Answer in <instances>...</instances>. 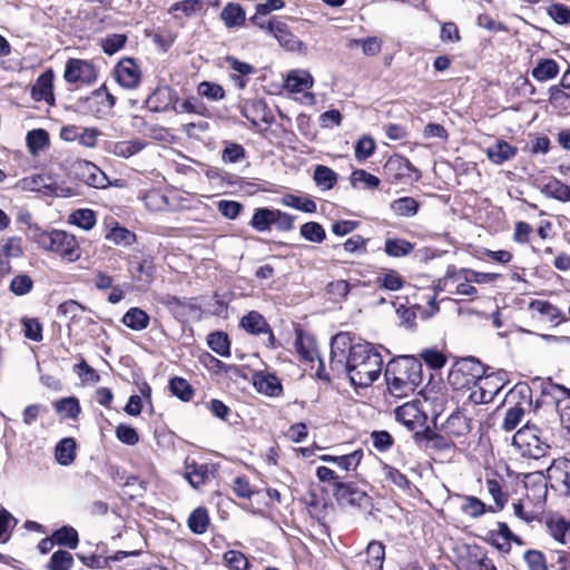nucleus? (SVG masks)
<instances>
[{"label": "nucleus", "mask_w": 570, "mask_h": 570, "mask_svg": "<svg viewBox=\"0 0 570 570\" xmlns=\"http://www.w3.org/2000/svg\"><path fill=\"white\" fill-rule=\"evenodd\" d=\"M540 433L535 425L525 424L513 435L512 445L524 458L542 459L549 453L550 445L541 439Z\"/></svg>", "instance_id": "obj_5"}, {"label": "nucleus", "mask_w": 570, "mask_h": 570, "mask_svg": "<svg viewBox=\"0 0 570 570\" xmlns=\"http://www.w3.org/2000/svg\"><path fill=\"white\" fill-rule=\"evenodd\" d=\"M384 170L395 180L410 176L411 173L417 171L416 168L402 156L390 157L384 165Z\"/></svg>", "instance_id": "obj_24"}, {"label": "nucleus", "mask_w": 570, "mask_h": 570, "mask_svg": "<svg viewBox=\"0 0 570 570\" xmlns=\"http://www.w3.org/2000/svg\"><path fill=\"white\" fill-rule=\"evenodd\" d=\"M274 219V209L257 208L250 220V226L257 232H266L271 229Z\"/></svg>", "instance_id": "obj_42"}, {"label": "nucleus", "mask_w": 570, "mask_h": 570, "mask_svg": "<svg viewBox=\"0 0 570 570\" xmlns=\"http://www.w3.org/2000/svg\"><path fill=\"white\" fill-rule=\"evenodd\" d=\"M254 384L259 393L267 396H278L283 392L279 380L273 374L256 375Z\"/></svg>", "instance_id": "obj_28"}, {"label": "nucleus", "mask_w": 570, "mask_h": 570, "mask_svg": "<svg viewBox=\"0 0 570 570\" xmlns=\"http://www.w3.org/2000/svg\"><path fill=\"white\" fill-rule=\"evenodd\" d=\"M510 403L514 402V405L509 407L505 412L502 430L509 432L514 430L525 413V406H530L532 403V390L527 383H518L507 395Z\"/></svg>", "instance_id": "obj_6"}, {"label": "nucleus", "mask_w": 570, "mask_h": 570, "mask_svg": "<svg viewBox=\"0 0 570 570\" xmlns=\"http://www.w3.org/2000/svg\"><path fill=\"white\" fill-rule=\"evenodd\" d=\"M376 284L381 288L395 292L404 286V279L396 271L390 269L376 277Z\"/></svg>", "instance_id": "obj_49"}, {"label": "nucleus", "mask_w": 570, "mask_h": 570, "mask_svg": "<svg viewBox=\"0 0 570 570\" xmlns=\"http://www.w3.org/2000/svg\"><path fill=\"white\" fill-rule=\"evenodd\" d=\"M127 41L126 35L112 33L101 39V48L105 53L111 56L124 48Z\"/></svg>", "instance_id": "obj_61"}, {"label": "nucleus", "mask_w": 570, "mask_h": 570, "mask_svg": "<svg viewBox=\"0 0 570 570\" xmlns=\"http://www.w3.org/2000/svg\"><path fill=\"white\" fill-rule=\"evenodd\" d=\"M49 145V135L45 129H33L27 134V146L32 155Z\"/></svg>", "instance_id": "obj_45"}, {"label": "nucleus", "mask_w": 570, "mask_h": 570, "mask_svg": "<svg viewBox=\"0 0 570 570\" xmlns=\"http://www.w3.org/2000/svg\"><path fill=\"white\" fill-rule=\"evenodd\" d=\"M281 203L284 206L292 207L304 213L311 214L316 212V203L313 199L298 197L293 194H286L281 199Z\"/></svg>", "instance_id": "obj_47"}, {"label": "nucleus", "mask_w": 570, "mask_h": 570, "mask_svg": "<svg viewBox=\"0 0 570 570\" xmlns=\"http://www.w3.org/2000/svg\"><path fill=\"white\" fill-rule=\"evenodd\" d=\"M266 31L273 35L282 46L289 50L295 49L299 42L297 38L289 31L287 24L282 21H267Z\"/></svg>", "instance_id": "obj_21"}, {"label": "nucleus", "mask_w": 570, "mask_h": 570, "mask_svg": "<svg viewBox=\"0 0 570 570\" xmlns=\"http://www.w3.org/2000/svg\"><path fill=\"white\" fill-rule=\"evenodd\" d=\"M331 367L346 372L352 385L366 387L380 376L383 358L370 343L353 344L348 333H338L331 342Z\"/></svg>", "instance_id": "obj_1"}, {"label": "nucleus", "mask_w": 570, "mask_h": 570, "mask_svg": "<svg viewBox=\"0 0 570 570\" xmlns=\"http://www.w3.org/2000/svg\"><path fill=\"white\" fill-rule=\"evenodd\" d=\"M313 86L312 76L305 70L291 71L285 80V87L292 92H302Z\"/></svg>", "instance_id": "obj_29"}, {"label": "nucleus", "mask_w": 570, "mask_h": 570, "mask_svg": "<svg viewBox=\"0 0 570 570\" xmlns=\"http://www.w3.org/2000/svg\"><path fill=\"white\" fill-rule=\"evenodd\" d=\"M240 326L249 334L258 335L266 333L268 334L269 344L274 342L273 332L262 314L256 311L247 313L240 320Z\"/></svg>", "instance_id": "obj_16"}, {"label": "nucleus", "mask_w": 570, "mask_h": 570, "mask_svg": "<svg viewBox=\"0 0 570 570\" xmlns=\"http://www.w3.org/2000/svg\"><path fill=\"white\" fill-rule=\"evenodd\" d=\"M198 94L209 100L217 101L225 97V90L220 85L203 81L198 85Z\"/></svg>", "instance_id": "obj_64"}, {"label": "nucleus", "mask_w": 570, "mask_h": 570, "mask_svg": "<svg viewBox=\"0 0 570 570\" xmlns=\"http://www.w3.org/2000/svg\"><path fill=\"white\" fill-rule=\"evenodd\" d=\"M52 81V71H47L40 75L31 88V96L33 100L46 101L49 104L53 102Z\"/></svg>", "instance_id": "obj_19"}, {"label": "nucleus", "mask_w": 570, "mask_h": 570, "mask_svg": "<svg viewBox=\"0 0 570 570\" xmlns=\"http://www.w3.org/2000/svg\"><path fill=\"white\" fill-rule=\"evenodd\" d=\"M36 242L43 250L52 252L69 263L78 261L81 256L76 237L66 230L41 232L37 235Z\"/></svg>", "instance_id": "obj_4"}, {"label": "nucleus", "mask_w": 570, "mask_h": 570, "mask_svg": "<svg viewBox=\"0 0 570 570\" xmlns=\"http://www.w3.org/2000/svg\"><path fill=\"white\" fill-rule=\"evenodd\" d=\"M55 409L65 419H77L81 411L79 401L76 397L61 399L55 403Z\"/></svg>", "instance_id": "obj_48"}, {"label": "nucleus", "mask_w": 570, "mask_h": 570, "mask_svg": "<svg viewBox=\"0 0 570 570\" xmlns=\"http://www.w3.org/2000/svg\"><path fill=\"white\" fill-rule=\"evenodd\" d=\"M333 494L341 505L366 508L370 505V497L351 482H335Z\"/></svg>", "instance_id": "obj_10"}, {"label": "nucleus", "mask_w": 570, "mask_h": 570, "mask_svg": "<svg viewBox=\"0 0 570 570\" xmlns=\"http://www.w3.org/2000/svg\"><path fill=\"white\" fill-rule=\"evenodd\" d=\"M115 76L117 82L126 89L137 88L141 79L140 69L132 58L120 60L115 67Z\"/></svg>", "instance_id": "obj_13"}, {"label": "nucleus", "mask_w": 570, "mask_h": 570, "mask_svg": "<svg viewBox=\"0 0 570 570\" xmlns=\"http://www.w3.org/2000/svg\"><path fill=\"white\" fill-rule=\"evenodd\" d=\"M385 559V548L379 541H371L366 548V562L372 570H381Z\"/></svg>", "instance_id": "obj_37"}, {"label": "nucleus", "mask_w": 570, "mask_h": 570, "mask_svg": "<svg viewBox=\"0 0 570 570\" xmlns=\"http://www.w3.org/2000/svg\"><path fill=\"white\" fill-rule=\"evenodd\" d=\"M175 102H178V96L169 86L157 87L146 99V105L153 112L174 110Z\"/></svg>", "instance_id": "obj_12"}, {"label": "nucleus", "mask_w": 570, "mask_h": 570, "mask_svg": "<svg viewBox=\"0 0 570 570\" xmlns=\"http://www.w3.org/2000/svg\"><path fill=\"white\" fill-rule=\"evenodd\" d=\"M21 324L23 326L24 337L33 342L42 341V325L38 318L23 317Z\"/></svg>", "instance_id": "obj_60"}, {"label": "nucleus", "mask_w": 570, "mask_h": 570, "mask_svg": "<svg viewBox=\"0 0 570 570\" xmlns=\"http://www.w3.org/2000/svg\"><path fill=\"white\" fill-rule=\"evenodd\" d=\"M170 392L181 401H190L194 395L191 385L183 377H173L169 381Z\"/></svg>", "instance_id": "obj_51"}, {"label": "nucleus", "mask_w": 570, "mask_h": 570, "mask_svg": "<svg viewBox=\"0 0 570 570\" xmlns=\"http://www.w3.org/2000/svg\"><path fill=\"white\" fill-rule=\"evenodd\" d=\"M541 191L550 198L561 202H570V186L562 184L558 179H549L541 187Z\"/></svg>", "instance_id": "obj_36"}, {"label": "nucleus", "mask_w": 570, "mask_h": 570, "mask_svg": "<svg viewBox=\"0 0 570 570\" xmlns=\"http://www.w3.org/2000/svg\"><path fill=\"white\" fill-rule=\"evenodd\" d=\"M541 394L543 397H550L560 413L562 422L570 423V389L556 384L551 379L542 382Z\"/></svg>", "instance_id": "obj_8"}, {"label": "nucleus", "mask_w": 570, "mask_h": 570, "mask_svg": "<svg viewBox=\"0 0 570 570\" xmlns=\"http://www.w3.org/2000/svg\"><path fill=\"white\" fill-rule=\"evenodd\" d=\"M548 16L558 24H570V8L562 3H552L547 8Z\"/></svg>", "instance_id": "obj_63"}, {"label": "nucleus", "mask_w": 570, "mask_h": 570, "mask_svg": "<svg viewBox=\"0 0 570 570\" xmlns=\"http://www.w3.org/2000/svg\"><path fill=\"white\" fill-rule=\"evenodd\" d=\"M106 239L110 240L115 245L127 247L136 242V235L131 230L116 225L106 235Z\"/></svg>", "instance_id": "obj_44"}, {"label": "nucleus", "mask_w": 570, "mask_h": 570, "mask_svg": "<svg viewBox=\"0 0 570 570\" xmlns=\"http://www.w3.org/2000/svg\"><path fill=\"white\" fill-rule=\"evenodd\" d=\"M149 315L138 307L129 308L122 316V323L132 331H142L149 325Z\"/></svg>", "instance_id": "obj_31"}, {"label": "nucleus", "mask_w": 570, "mask_h": 570, "mask_svg": "<svg viewBox=\"0 0 570 570\" xmlns=\"http://www.w3.org/2000/svg\"><path fill=\"white\" fill-rule=\"evenodd\" d=\"M76 442L72 438L62 439L56 446V459L61 465H69L75 460Z\"/></svg>", "instance_id": "obj_40"}, {"label": "nucleus", "mask_w": 570, "mask_h": 570, "mask_svg": "<svg viewBox=\"0 0 570 570\" xmlns=\"http://www.w3.org/2000/svg\"><path fill=\"white\" fill-rule=\"evenodd\" d=\"M314 180L318 187L328 190L336 184L337 174L326 166L317 165L314 170Z\"/></svg>", "instance_id": "obj_43"}, {"label": "nucleus", "mask_w": 570, "mask_h": 570, "mask_svg": "<svg viewBox=\"0 0 570 570\" xmlns=\"http://www.w3.org/2000/svg\"><path fill=\"white\" fill-rule=\"evenodd\" d=\"M463 503L461 510L464 514L471 518H480L487 511L495 512L493 507H487L479 498L473 495H462Z\"/></svg>", "instance_id": "obj_32"}, {"label": "nucleus", "mask_w": 570, "mask_h": 570, "mask_svg": "<svg viewBox=\"0 0 570 570\" xmlns=\"http://www.w3.org/2000/svg\"><path fill=\"white\" fill-rule=\"evenodd\" d=\"M350 183L353 188H358L362 185L364 189L373 190L379 187L380 178L364 169H355L351 174Z\"/></svg>", "instance_id": "obj_38"}, {"label": "nucleus", "mask_w": 570, "mask_h": 570, "mask_svg": "<svg viewBox=\"0 0 570 570\" xmlns=\"http://www.w3.org/2000/svg\"><path fill=\"white\" fill-rule=\"evenodd\" d=\"M525 500L541 509L548 494V479L542 471L528 473L524 476Z\"/></svg>", "instance_id": "obj_9"}, {"label": "nucleus", "mask_w": 570, "mask_h": 570, "mask_svg": "<svg viewBox=\"0 0 570 570\" xmlns=\"http://www.w3.org/2000/svg\"><path fill=\"white\" fill-rule=\"evenodd\" d=\"M382 471L385 480L392 482L399 489L407 490L410 488V480L406 478L405 474L401 473L397 469L389 464H383Z\"/></svg>", "instance_id": "obj_59"}, {"label": "nucleus", "mask_w": 570, "mask_h": 570, "mask_svg": "<svg viewBox=\"0 0 570 570\" xmlns=\"http://www.w3.org/2000/svg\"><path fill=\"white\" fill-rule=\"evenodd\" d=\"M73 564V558L66 550H58L52 553L48 564L49 570H70Z\"/></svg>", "instance_id": "obj_58"}, {"label": "nucleus", "mask_w": 570, "mask_h": 570, "mask_svg": "<svg viewBox=\"0 0 570 570\" xmlns=\"http://www.w3.org/2000/svg\"><path fill=\"white\" fill-rule=\"evenodd\" d=\"M546 476L552 490L561 495L570 494V460L554 459L547 469Z\"/></svg>", "instance_id": "obj_7"}, {"label": "nucleus", "mask_w": 570, "mask_h": 570, "mask_svg": "<svg viewBox=\"0 0 570 570\" xmlns=\"http://www.w3.org/2000/svg\"><path fill=\"white\" fill-rule=\"evenodd\" d=\"M85 311L86 308L73 299L66 301L58 306V314L67 317L69 325L77 323Z\"/></svg>", "instance_id": "obj_53"}, {"label": "nucleus", "mask_w": 570, "mask_h": 570, "mask_svg": "<svg viewBox=\"0 0 570 570\" xmlns=\"http://www.w3.org/2000/svg\"><path fill=\"white\" fill-rule=\"evenodd\" d=\"M559 73V66L553 59H540L532 69L531 76L538 81H547Z\"/></svg>", "instance_id": "obj_34"}, {"label": "nucleus", "mask_w": 570, "mask_h": 570, "mask_svg": "<svg viewBox=\"0 0 570 570\" xmlns=\"http://www.w3.org/2000/svg\"><path fill=\"white\" fill-rule=\"evenodd\" d=\"M523 559L529 570H549L548 559L539 550L525 551Z\"/></svg>", "instance_id": "obj_62"}, {"label": "nucleus", "mask_w": 570, "mask_h": 570, "mask_svg": "<svg viewBox=\"0 0 570 570\" xmlns=\"http://www.w3.org/2000/svg\"><path fill=\"white\" fill-rule=\"evenodd\" d=\"M485 485L489 494L495 502L494 510H502L508 501V494L503 492L501 482L498 479H487Z\"/></svg>", "instance_id": "obj_54"}, {"label": "nucleus", "mask_w": 570, "mask_h": 570, "mask_svg": "<svg viewBox=\"0 0 570 570\" xmlns=\"http://www.w3.org/2000/svg\"><path fill=\"white\" fill-rule=\"evenodd\" d=\"M420 204L409 196L400 197L390 204L391 210L400 217H413L419 210Z\"/></svg>", "instance_id": "obj_33"}, {"label": "nucleus", "mask_w": 570, "mask_h": 570, "mask_svg": "<svg viewBox=\"0 0 570 570\" xmlns=\"http://www.w3.org/2000/svg\"><path fill=\"white\" fill-rule=\"evenodd\" d=\"M33 288V281L32 278L27 274H19L14 276L9 285V289L16 295V296H23L28 293H30Z\"/></svg>", "instance_id": "obj_56"}, {"label": "nucleus", "mask_w": 570, "mask_h": 570, "mask_svg": "<svg viewBox=\"0 0 570 570\" xmlns=\"http://www.w3.org/2000/svg\"><path fill=\"white\" fill-rule=\"evenodd\" d=\"M546 525L549 533L553 539L562 544L567 543V534L570 530V522H568L560 514H552L546 519Z\"/></svg>", "instance_id": "obj_27"}, {"label": "nucleus", "mask_w": 570, "mask_h": 570, "mask_svg": "<svg viewBox=\"0 0 570 570\" xmlns=\"http://www.w3.org/2000/svg\"><path fill=\"white\" fill-rule=\"evenodd\" d=\"M295 346L298 354L306 361L313 362L317 356V350L311 337L297 335Z\"/></svg>", "instance_id": "obj_57"}, {"label": "nucleus", "mask_w": 570, "mask_h": 570, "mask_svg": "<svg viewBox=\"0 0 570 570\" xmlns=\"http://www.w3.org/2000/svg\"><path fill=\"white\" fill-rule=\"evenodd\" d=\"M384 376L392 395L407 396L422 383V363L414 356H400L387 363Z\"/></svg>", "instance_id": "obj_2"}, {"label": "nucleus", "mask_w": 570, "mask_h": 570, "mask_svg": "<svg viewBox=\"0 0 570 570\" xmlns=\"http://www.w3.org/2000/svg\"><path fill=\"white\" fill-rule=\"evenodd\" d=\"M517 147L505 140H498L487 148V156L495 165H501L517 155Z\"/></svg>", "instance_id": "obj_23"}, {"label": "nucleus", "mask_w": 570, "mask_h": 570, "mask_svg": "<svg viewBox=\"0 0 570 570\" xmlns=\"http://www.w3.org/2000/svg\"><path fill=\"white\" fill-rule=\"evenodd\" d=\"M323 462L333 463L342 470L354 471L360 465L363 459V451L356 450L345 455H322L320 458Z\"/></svg>", "instance_id": "obj_25"}, {"label": "nucleus", "mask_w": 570, "mask_h": 570, "mask_svg": "<svg viewBox=\"0 0 570 570\" xmlns=\"http://www.w3.org/2000/svg\"><path fill=\"white\" fill-rule=\"evenodd\" d=\"M20 185L23 190L40 191L45 195H60L57 185L46 175L26 177L20 181Z\"/></svg>", "instance_id": "obj_18"}, {"label": "nucleus", "mask_w": 570, "mask_h": 570, "mask_svg": "<svg viewBox=\"0 0 570 570\" xmlns=\"http://www.w3.org/2000/svg\"><path fill=\"white\" fill-rule=\"evenodd\" d=\"M209 524L207 510L204 508L195 509L188 518V527L191 532L203 534Z\"/></svg>", "instance_id": "obj_46"}, {"label": "nucleus", "mask_w": 570, "mask_h": 570, "mask_svg": "<svg viewBox=\"0 0 570 570\" xmlns=\"http://www.w3.org/2000/svg\"><path fill=\"white\" fill-rule=\"evenodd\" d=\"M52 538L56 543L69 549H76L79 542L78 532L72 527L60 528L53 533Z\"/></svg>", "instance_id": "obj_52"}, {"label": "nucleus", "mask_w": 570, "mask_h": 570, "mask_svg": "<svg viewBox=\"0 0 570 570\" xmlns=\"http://www.w3.org/2000/svg\"><path fill=\"white\" fill-rule=\"evenodd\" d=\"M63 78L69 83H91L97 79L95 66L81 59H69L66 65Z\"/></svg>", "instance_id": "obj_11"}, {"label": "nucleus", "mask_w": 570, "mask_h": 570, "mask_svg": "<svg viewBox=\"0 0 570 570\" xmlns=\"http://www.w3.org/2000/svg\"><path fill=\"white\" fill-rule=\"evenodd\" d=\"M529 308L540 315V320L550 322L554 326L567 321L566 315L554 305L547 301L534 299L530 303Z\"/></svg>", "instance_id": "obj_17"}, {"label": "nucleus", "mask_w": 570, "mask_h": 570, "mask_svg": "<svg viewBox=\"0 0 570 570\" xmlns=\"http://www.w3.org/2000/svg\"><path fill=\"white\" fill-rule=\"evenodd\" d=\"M242 115L254 126H258L261 122L271 124L273 119L267 105L262 99L246 102L242 108Z\"/></svg>", "instance_id": "obj_15"}, {"label": "nucleus", "mask_w": 570, "mask_h": 570, "mask_svg": "<svg viewBox=\"0 0 570 570\" xmlns=\"http://www.w3.org/2000/svg\"><path fill=\"white\" fill-rule=\"evenodd\" d=\"M69 224L76 225L85 230H90L96 225V214L88 208L77 209L69 215Z\"/></svg>", "instance_id": "obj_39"}, {"label": "nucleus", "mask_w": 570, "mask_h": 570, "mask_svg": "<svg viewBox=\"0 0 570 570\" xmlns=\"http://www.w3.org/2000/svg\"><path fill=\"white\" fill-rule=\"evenodd\" d=\"M414 248V245L409 240L401 238H387L384 244L386 255L391 257H404L409 255Z\"/></svg>", "instance_id": "obj_41"}, {"label": "nucleus", "mask_w": 570, "mask_h": 570, "mask_svg": "<svg viewBox=\"0 0 570 570\" xmlns=\"http://www.w3.org/2000/svg\"><path fill=\"white\" fill-rule=\"evenodd\" d=\"M129 272L136 282L149 285L154 278L155 265L150 259H129Z\"/></svg>", "instance_id": "obj_22"}, {"label": "nucleus", "mask_w": 570, "mask_h": 570, "mask_svg": "<svg viewBox=\"0 0 570 570\" xmlns=\"http://www.w3.org/2000/svg\"><path fill=\"white\" fill-rule=\"evenodd\" d=\"M208 346L220 356H229V340L226 333L224 332H214L208 335L207 338Z\"/></svg>", "instance_id": "obj_50"}, {"label": "nucleus", "mask_w": 570, "mask_h": 570, "mask_svg": "<svg viewBox=\"0 0 570 570\" xmlns=\"http://www.w3.org/2000/svg\"><path fill=\"white\" fill-rule=\"evenodd\" d=\"M395 419L410 431H415L419 426L424 424L426 416L416 403L407 402L395 409Z\"/></svg>", "instance_id": "obj_14"}, {"label": "nucleus", "mask_w": 570, "mask_h": 570, "mask_svg": "<svg viewBox=\"0 0 570 570\" xmlns=\"http://www.w3.org/2000/svg\"><path fill=\"white\" fill-rule=\"evenodd\" d=\"M82 175L85 176V181L89 186L95 188H104L108 184V178L104 171H101L96 165L90 161H85L82 165Z\"/></svg>", "instance_id": "obj_35"}, {"label": "nucleus", "mask_w": 570, "mask_h": 570, "mask_svg": "<svg viewBox=\"0 0 570 570\" xmlns=\"http://www.w3.org/2000/svg\"><path fill=\"white\" fill-rule=\"evenodd\" d=\"M220 19L227 28H235L245 22L246 14L238 3L229 2L222 10Z\"/></svg>", "instance_id": "obj_30"}, {"label": "nucleus", "mask_w": 570, "mask_h": 570, "mask_svg": "<svg viewBox=\"0 0 570 570\" xmlns=\"http://www.w3.org/2000/svg\"><path fill=\"white\" fill-rule=\"evenodd\" d=\"M213 474L208 464H198L196 462L186 464L185 478L195 489L205 484Z\"/></svg>", "instance_id": "obj_26"}, {"label": "nucleus", "mask_w": 570, "mask_h": 570, "mask_svg": "<svg viewBox=\"0 0 570 570\" xmlns=\"http://www.w3.org/2000/svg\"><path fill=\"white\" fill-rule=\"evenodd\" d=\"M445 434L454 438L466 435L471 431L470 419L461 411L453 412L442 425Z\"/></svg>", "instance_id": "obj_20"}, {"label": "nucleus", "mask_w": 570, "mask_h": 570, "mask_svg": "<svg viewBox=\"0 0 570 570\" xmlns=\"http://www.w3.org/2000/svg\"><path fill=\"white\" fill-rule=\"evenodd\" d=\"M299 232L302 237L312 243H322L326 237L325 229L316 222L303 224Z\"/></svg>", "instance_id": "obj_55"}, {"label": "nucleus", "mask_w": 570, "mask_h": 570, "mask_svg": "<svg viewBox=\"0 0 570 570\" xmlns=\"http://www.w3.org/2000/svg\"><path fill=\"white\" fill-rule=\"evenodd\" d=\"M482 364L473 358L466 357L458 362L449 374V381L456 387H465L473 384L476 389L470 394V399L476 404H487L493 401L499 393L495 391H488L485 385L489 383V376H484Z\"/></svg>", "instance_id": "obj_3"}]
</instances>
